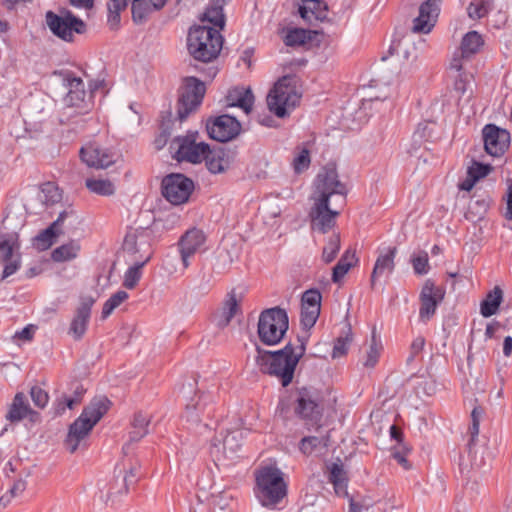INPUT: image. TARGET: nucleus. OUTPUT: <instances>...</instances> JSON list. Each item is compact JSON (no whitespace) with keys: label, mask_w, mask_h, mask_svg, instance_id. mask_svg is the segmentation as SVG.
<instances>
[{"label":"nucleus","mask_w":512,"mask_h":512,"mask_svg":"<svg viewBox=\"0 0 512 512\" xmlns=\"http://www.w3.org/2000/svg\"><path fill=\"white\" fill-rule=\"evenodd\" d=\"M205 92L206 87L202 81L193 76L184 78L177 102V117L180 122L200 106Z\"/></svg>","instance_id":"8"},{"label":"nucleus","mask_w":512,"mask_h":512,"mask_svg":"<svg viewBox=\"0 0 512 512\" xmlns=\"http://www.w3.org/2000/svg\"><path fill=\"white\" fill-rule=\"evenodd\" d=\"M301 94L294 77L284 76L275 83L267 95L269 110L279 118L288 116L299 104Z\"/></svg>","instance_id":"5"},{"label":"nucleus","mask_w":512,"mask_h":512,"mask_svg":"<svg viewBox=\"0 0 512 512\" xmlns=\"http://www.w3.org/2000/svg\"><path fill=\"white\" fill-rule=\"evenodd\" d=\"M80 248L81 247L78 241L71 240L70 242L54 249L52 252V259L55 262H65L72 260L77 257Z\"/></svg>","instance_id":"37"},{"label":"nucleus","mask_w":512,"mask_h":512,"mask_svg":"<svg viewBox=\"0 0 512 512\" xmlns=\"http://www.w3.org/2000/svg\"><path fill=\"white\" fill-rule=\"evenodd\" d=\"M381 349H382L381 342L377 338L376 332L374 329L372 332L371 344H370L369 350L367 351V356H366V360L364 362V366L373 368L378 362Z\"/></svg>","instance_id":"46"},{"label":"nucleus","mask_w":512,"mask_h":512,"mask_svg":"<svg viewBox=\"0 0 512 512\" xmlns=\"http://www.w3.org/2000/svg\"><path fill=\"white\" fill-rule=\"evenodd\" d=\"M239 304L235 294H230L225 300L221 313L217 318L218 327H226L232 320V318L238 313Z\"/></svg>","instance_id":"35"},{"label":"nucleus","mask_w":512,"mask_h":512,"mask_svg":"<svg viewBox=\"0 0 512 512\" xmlns=\"http://www.w3.org/2000/svg\"><path fill=\"white\" fill-rule=\"evenodd\" d=\"M30 395L34 404L39 408H44L49 400L48 393L38 386L31 388Z\"/></svg>","instance_id":"60"},{"label":"nucleus","mask_w":512,"mask_h":512,"mask_svg":"<svg viewBox=\"0 0 512 512\" xmlns=\"http://www.w3.org/2000/svg\"><path fill=\"white\" fill-rule=\"evenodd\" d=\"M122 248L128 257L127 261L146 265L152 257L149 232L144 229L129 231L124 238Z\"/></svg>","instance_id":"10"},{"label":"nucleus","mask_w":512,"mask_h":512,"mask_svg":"<svg viewBox=\"0 0 512 512\" xmlns=\"http://www.w3.org/2000/svg\"><path fill=\"white\" fill-rule=\"evenodd\" d=\"M289 328L287 312L280 307L265 309L260 313L257 333L265 345H276L281 342Z\"/></svg>","instance_id":"7"},{"label":"nucleus","mask_w":512,"mask_h":512,"mask_svg":"<svg viewBox=\"0 0 512 512\" xmlns=\"http://www.w3.org/2000/svg\"><path fill=\"white\" fill-rule=\"evenodd\" d=\"M484 149L492 157H501L508 150L511 142L510 133L495 124H487L482 129Z\"/></svg>","instance_id":"17"},{"label":"nucleus","mask_w":512,"mask_h":512,"mask_svg":"<svg viewBox=\"0 0 512 512\" xmlns=\"http://www.w3.org/2000/svg\"><path fill=\"white\" fill-rule=\"evenodd\" d=\"M340 249L339 235H332L323 248L322 259L325 263H331L337 256Z\"/></svg>","instance_id":"49"},{"label":"nucleus","mask_w":512,"mask_h":512,"mask_svg":"<svg viewBox=\"0 0 512 512\" xmlns=\"http://www.w3.org/2000/svg\"><path fill=\"white\" fill-rule=\"evenodd\" d=\"M110 401L106 397L94 398L84 407L80 416L70 424L64 444L70 453H74L89 436L93 427L109 409Z\"/></svg>","instance_id":"3"},{"label":"nucleus","mask_w":512,"mask_h":512,"mask_svg":"<svg viewBox=\"0 0 512 512\" xmlns=\"http://www.w3.org/2000/svg\"><path fill=\"white\" fill-rule=\"evenodd\" d=\"M293 410L308 428L320 427L324 413L322 394L315 388L297 389L294 394Z\"/></svg>","instance_id":"6"},{"label":"nucleus","mask_w":512,"mask_h":512,"mask_svg":"<svg viewBox=\"0 0 512 512\" xmlns=\"http://www.w3.org/2000/svg\"><path fill=\"white\" fill-rule=\"evenodd\" d=\"M445 291L437 287L433 280L427 279L420 293L419 318L422 322H428L435 314L437 306L442 302Z\"/></svg>","instance_id":"19"},{"label":"nucleus","mask_w":512,"mask_h":512,"mask_svg":"<svg viewBox=\"0 0 512 512\" xmlns=\"http://www.w3.org/2000/svg\"><path fill=\"white\" fill-rule=\"evenodd\" d=\"M256 351L255 362L262 373L276 377L284 387L292 382L296 366L303 357L302 347L297 355H293L291 343L277 351H267L259 346Z\"/></svg>","instance_id":"1"},{"label":"nucleus","mask_w":512,"mask_h":512,"mask_svg":"<svg viewBox=\"0 0 512 512\" xmlns=\"http://www.w3.org/2000/svg\"><path fill=\"white\" fill-rule=\"evenodd\" d=\"M357 258L355 251L350 249L346 250L341 256L332 272V281L338 283L347 274V272L356 264Z\"/></svg>","instance_id":"34"},{"label":"nucleus","mask_w":512,"mask_h":512,"mask_svg":"<svg viewBox=\"0 0 512 512\" xmlns=\"http://www.w3.org/2000/svg\"><path fill=\"white\" fill-rule=\"evenodd\" d=\"M206 128L212 139L218 142H227L239 135L241 124L235 117L224 114L209 120Z\"/></svg>","instance_id":"18"},{"label":"nucleus","mask_w":512,"mask_h":512,"mask_svg":"<svg viewBox=\"0 0 512 512\" xmlns=\"http://www.w3.org/2000/svg\"><path fill=\"white\" fill-rule=\"evenodd\" d=\"M254 494L262 506L275 508L287 495L284 473L275 465L258 467L255 472Z\"/></svg>","instance_id":"2"},{"label":"nucleus","mask_w":512,"mask_h":512,"mask_svg":"<svg viewBox=\"0 0 512 512\" xmlns=\"http://www.w3.org/2000/svg\"><path fill=\"white\" fill-rule=\"evenodd\" d=\"M129 297L124 290H119L104 303L102 309V317L107 318L117 307H119Z\"/></svg>","instance_id":"45"},{"label":"nucleus","mask_w":512,"mask_h":512,"mask_svg":"<svg viewBox=\"0 0 512 512\" xmlns=\"http://www.w3.org/2000/svg\"><path fill=\"white\" fill-rule=\"evenodd\" d=\"M328 479L333 484L335 493L338 496H348L347 492V476L343 469V465L339 463H332L329 467Z\"/></svg>","instance_id":"32"},{"label":"nucleus","mask_w":512,"mask_h":512,"mask_svg":"<svg viewBox=\"0 0 512 512\" xmlns=\"http://www.w3.org/2000/svg\"><path fill=\"white\" fill-rule=\"evenodd\" d=\"M150 418L142 412H137L132 421V428L136 430H148Z\"/></svg>","instance_id":"61"},{"label":"nucleus","mask_w":512,"mask_h":512,"mask_svg":"<svg viewBox=\"0 0 512 512\" xmlns=\"http://www.w3.org/2000/svg\"><path fill=\"white\" fill-rule=\"evenodd\" d=\"M223 7L222 4L212 2L204 14L205 20L219 29H223L225 26Z\"/></svg>","instance_id":"43"},{"label":"nucleus","mask_w":512,"mask_h":512,"mask_svg":"<svg viewBox=\"0 0 512 512\" xmlns=\"http://www.w3.org/2000/svg\"><path fill=\"white\" fill-rule=\"evenodd\" d=\"M410 452H411V449L406 444L396 445L391 450L392 457L405 470H409L411 468V465H410L409 461L407 460V456Z\"/></svg>","instance_id":"52"},{"label":"nucleus","mask_w":512,"mask_h":512,"mask_svg":"<svg viewBox=\"0 0 512 512\" xmlns=\"http://www.w3.org/2000/svg\"><path fill=\"white\" fill-rule=\"evenodd\" d=\"M321 307H303L301 306V325L305 330L311 329L320 315Z\"/></svg>","instance_id":"48"},{"label":"nucleus","mask_w":512,"mask_h":512,"mask_svg":"<svg viewBox=\"0 0 512 512\" xmlns=\"http://www.w3.org/2000/svg\"><path fill=\"white\" fill-rule=\"evenodd\" d=\"M85 186L91 193L100 196H111L115 193V186L108 179L87 178L85 180Z\"/></svg>","instance_id":"38"},{"label":"nucleus","mask_w":512,"mask_h":512,"mask_svg":"<svg viewBox=\"0 0 512 512\" xmlns=\"http://www.w3.org/2000/svg\"><path fill=\"white\" fill-rule=\"evenodd\" d=\"M223 36L218 29L208 26H193L187 36L189 54L204 63L215 60L223 46Z\"/></svg>","instance_id":"4"},{"label":"nucleus","mask_w":512,"mask_h":512,"mask_svg":"<svg viewBox=\"0 0 512 512\" xmlns=\"http://www.w3.org/2000/svg\"><path fill=\"white\" fill-rule=\"evenodd\" d=\"M34 326L28 325L24 327L21 331H18L15 333L14 338L23 340V341H29L33 338L34 335Z\"/></svg>","instance_id":"63"},{"label":"nucleus","mask_w":512,"mask_h":512,"mask_svg":"<svg viewBox=\"0 0 512 512\" xmlns=\"http://www.w3.org/2000/svg\"><path fill=\"white\" fill-rule=\"evenodd\" d=\"M19 235L16 232L0 233V265L3 266L1 278L13 275L21 265Z\"/></svg>","instance_id":"12"},{"label":"nucleus","mask_w":512,"mask_h":512,"mask_svg":"<svg viewBox=\"0 0 512 512\" xmlns=\"http://www.w3.org/2000/svg\"><path fill=\"white\" fill-rule=\"evenodd\" d=\"M77 220L78 216L76 211L68 207L60 212L57 219L35 237V245L41 250L50 248L55 238L64 233L63 227L65 222L69 221V224L73 225Z\"/></svg>","instance_id":"16"},{"label":"nucleus","mask_w":512,"mask_h":512,"mask_svg":"<svg viewBox=\"0 0 512 512\" xmlns=\"http://www.w3.org/2000/svg\"><path fill=\"white\" fill-rule=\"evenodd\" d=\"M412 266L416 274H427L429 270L428 254L426 252H422L419 255L414 256L412 258Z\"/></svg>","instance_id":"57"},{"label":"nucleus","mask_w":512,"mask_h":512,"mask_svg":"<svg viewBox=\"0 0 512 512\" xmlns=\"http://www.w3.org/2000/svg\"><path fill=\"white\" fill-rule=\"evenodd\" d=\"M330 443V435L326 433L321 436H306L299 443L300 451L305 455L322 452L326 450Z\"/></svg>","instance_id":"31"},{"label":"nucleus","mask_w":512,"mask_h":512,"mask_svg":"<svg viewBox=\"0 0 512 512\" xmlns=\"http://www.w3.org/2000/svg\"><path fill=\"white\" fill-rule=\"evenodd\" d=\"M352 341V333L350 328L345 336H340L336 339L333 347L332 357L338 358L345 355L348 351L349 344Z\"/></svg>","instance_id":"53"},{"label":"nucleus","mask_w":512,"mask_h":512,"mask_svg":"<svg viewBox=\"0 0 512 512\" xmlns=\"http://www.w3.org/2000/svg\"><path fill=\"white\" fill-rule=\"evenodd\" d=\"M425 339L422 336L416 337L410 346V356L408 357V361H412L416 355H418L424 348Z\"/></svg>","instance_id":"62"},{"label":"nucleus","mask_w":512,"mask_h":512,"mask_svg":"<svg viewBox=\"0 0 512 512\" xmlns=\"http://www.w3.org/2000/svg\"><path fill=\"white\" fill-rule=\"evenodd\" d=\"M63 81L68 89L64 98L65 103L71 107L88 108L89 104L85 101L86 91L83 80L76 77L72 72H65Z\"/></svg>","instance_id":"23"},{"label":"nucleus","mask_w":512,"mask_h":512,"mask_svg":"<svg viewBox=\"0 0 512 512\" xmlns=\"http://www.w3.org/2000/svg\"><path fill=\"white\" fill-rule=\"evenodd\" d=\"M396 247H388L378 255L371 273V287L374 288L377 280L385 273H392L395 268Z\"/></svg>","instance_id":"26"},{"label":"nucleus","mask_w":512,"mask_h":512,"mask_svg":"<svg viewBox=\"0 0 512 512\" xmlns=\"http://www.w3.org/2000/svg\"><path fill=\"white\" fill-rule=\"evenodd\" d=\"M345 185L338 179V173L334 165H326L318 173L315 180L314 199L328 200L334 194L344 196Z\"/></svg>","instance_id":"15"},{"label":"nucleus","mask_w":512,"mask_h":512,"mask_svg":"<svg viewBox=\"0 0 512 512\" xmlns=\"http://www.w3.org/2000/svg\"><path fill=\"white\" fill-rule=\"evenodd\" d=\"M483 410L480 407H475L471 412L472 423L469 426V434L471 436L470 441L468 443L469 447L475 443V440L479 434V424L480 418L482 416Z\"/></svg>","instance_id":"55"},{"label":"nucleus","mask_w":512,"mask_h":512,"mask_svg":"<svg viewBox=\"0 0 512 512\" xmlns=\"http://www.w3.org/2000/svg\"><path fill=\"white\" fill-rule=\"evenodd\" d=\"M204 160L208 170L213 174L223 172L227 164L222 151H212L211 149L206 153Z\"/></svg>","instance_id":"42"},{"label":"nucleus","mask_w":512,"mask_h":512,"mask_svg":"<svg viewBox=\"0 0 512 512\" xmlns=\"http://www.w3.org/2000/svg\"><path fill=\"white\" fill-rule=\"evenodd\" d=\"M206 242L205 233L198 228L187 230L178 242L183 269L190 265V258L200 252Z\"/></svg>","instance_id":"21"},{"label":"nucleus","mask_w":512,"mask_h":512,"mask_svg":"<svg viewBox=\"0 0 512 512\" xmlns=\"http://www.w3.org/2000/svg\"><path fill=\"white\" fill-rule=\"evenodd\" d=\"M226 100L228 106L239 107L248 114L254 104V95L250 88L236 87L228 92Z\"/></svg>","instance_id":"30"},{"label":"nucleus","mask_w":512,"mask_h":512,"mask_svg":"<svg viewBox=\"0 0 512 512\" xmlns=\"http://www.w3.org/2000/svg\"><path fill=\"white\" fill-rule=\"evenodd\" d=\"M232 499V496L226 492H218L213 493L210 496V505L215 510L216 508H219L220 510H224L229 506V503Z\"/></svg>","instance_id":"58"},{"label":"nucleus","mask_w":512,"mask_h":512,"mask_svg":"<svg viewBox=\"0 0 512 512\" xmlns=\"http://www.w3.org/2000/svg\"><path fill=\"white\" fill-rule=\"evenodd\" d=\"M132 265L128 268L124 275L123 286L127 289H133L138 284L142 277V268L145 265H140L139 262H131Z\"/></svg>","instance_id":"44"},{"label":"nucleus","mask_w":512,"mask_h":512,"mask_svg":"<svg viewBox=\"0 0 512 512\" xmlns=\"http://www.w3.org/2000/svg\"><path fill=\"white\" fill-rule=\"evenodd\" d=\"M503 300V292L500 287L496 286L490 291L485 299L481 302L480 312L483 317H490L494 315Z\"/></svg>","instance_id":"33"},{"label":"nucleus","mask_w":512,"mask_h":512,"mask_svg":"<svg viewBox=\"0 0 512 512\" xmlns=\"http://www.w3.org/2000/svg\"><path fill=\"white\" fill-rule=\"evenodd\" d=\"M241 432H230L223 439V452L227 457H232L241 447Z\"/></svg>","instance_id":"47"},{"label":"nucleus","mask_w":512,"mask_h":512,"mask_svg":"<svg viewBox=\"0 0 512 512\" xmlns=\"http://www.w3.org/2000/svg\"><path fill=\"white\" fill-rule=\"evenodd\" d=\"M194 188V182L180 173L165 176L161 184L162 195L173 205H182L188 202Z\"/></svg>","instance_id":"11"},{"label":"nucleus","mask_w":512,"mask_h":512,"mask_svg":"<svg viewBox=\"0 0 512 512\" xmlns=\"http://www.w3.org/2000/svg\"><path fill=\"white\" fill-rule=\"evenodd\" d=\"M321 293L316 289H310L303 293L301 306L303 307H321Z\"/></svg>","instance_id":"56"},{"label":"nucleus","mask_w":512,"mask_h":512,"mask_svg":"<svg viewBox=\"0 0 512 512\" xmlns=\"http://www.w3.org/2000/svg\"><path fill=\"white\" fill-rule=\"evenodd\" d=\"M298 12L309 23L326 18L327 6L321 0H302Z\"/></svg>","instance_id":"29"},{"label":"nucleus","mask_w":512,"mask_h":512,"mask_svg":"<svg viewBox=\"0 0 512 512\" xmlns=\"http://www.w3.org/2000/svg\"><path fill=\"white\" fill-rule=\"evenodd\" d=\"M93 303L94 300L89 298L83 300L77 307L75 316L73 317L69 328V334H71L74 339H81L85 334L90 320Z\"/></svg>","instance_id":"25"},{"label":"nucleus","mask_w":512,"mask_h":512,"mask_svg":"<svg viewBox=\"0 0 512 512\" xmlns=\"http://www.w3.org/2000/svg\"><path fill=\"white\" fill-rule=\"evenodd\" d=\"M438 0H427L421 4L419 15L414 19L413 31L419 33H428L435 25L438 17Z\"/></svg>","instance_id":"24"},{"label":"nucleus","mask_w":512,"mask_h":512,"mask_svg":"<svg viewBox=\"0 0 512 512\" xmlns=\"http://www.w3.org/2000/svg\"><path fill=\"white\" fill-rule=\"evenodd\" d=\"M311 164L310 151L305 147H297L294 150V157L291 162L292 168L296 174H301L309 168Z\"/></svg>","instance_id":"41"},{"label":"nucleus","mask_w":512,"mask_h":512,"mask_svg":"<svg viewBox=\"0 0 512 512\" xmlns=\"http://www.w3.org/2000/svg\"><path fill=\"white\" fill-rule=\"evenodd\" d=\"M405 46V40L404 39H399L397 41H393L390 48H389V52L390 54H397V55H400V54H403L405 57H407V51L406 49L404 48Z\"/></svg>","instance_id":"64"},{"label":"nucleus","mask_w":512,"mask_h":512,"mask_svg":"<svg viewBox=\"0 0 512 512\" xmlns=\"http://www.w3.org/2000/svg\"><path fill=\"white\" fill-rule=\"evenodd\" d=\"M36 415L37 413L31 409L26 396L22 392H19L14 396L9 406L6 419L11 423H16L26 417H30V419L33 420Z\"/></svg>","instance_id":"27"},{"label":"nucleus","mask_w":512,"mask_h":512,"mask_svg":"<svg viewBox=\"0 0 512 512\" xmlns=\"http://www.w3.org/2000/svg\"><path fill=\"white\" fill-rule=\"evenodd\" d=\"M308 33L307 30L300 28L289 30L284 38V43L291 47L301 46L305 44L309 38Z\"/></svg>","instance_id":"50"},{"label":"nucleus","mask_w":512,"mask_h":512,"mask_svg":"<svg viewBox=\"0 0 512 512\" xmlns=\"http://www.w3.org/2000/svg\"><path fill=\"white\" fill-rule=\"evenodd\" d=\"M171 116V112H168L167 119L163 117L161 123V133L155 141L158 148L163 147L166 144L169 136L171 135Z\"/></svg>","instance_id":"59"},{"label":"nucleus","mask_w":512,"mask_h":512,"mask_svg":"<svg viewBox=\"0 0 512 512\" xmlns=\"http://www.w3.org/2000/svg\"><path fill=\"white\" fill-rule=\"evenodd\" d=\"M46 24L55 36L67 42L73 41L74 33L84 34L87 29L85 22L70 11L61 15L48 11Z\"/></svg>","instance_id":"9"},{"label":"nucleus","mask_w":512,"mask_h":512,"mask_svg":"<svg viewBox=\"0 0 512 512\" xmlns=\"http://www.w3.org/2000/svg\"><path fill=\"white\" fill-rule=\"evenodd\" d=\"M484 45V40L477 31H470L466 33L461 42L462 56H471L479 52L480 48Z\"/></svg>","instance_id":"36"},{"label":"nucleus","mask_w":512,"mask_h":512,"mask_svg":"<svg viewBox=\"0 0 512 512\" xmlns=\"http://www.w3.org/2000/svg\"><path fill=\"white\" fill-rule=\"evenodd\" d=\"M211 397L208 394H201L198 400L194 403L186 405L185 417L188 422L199 424L202 421V415L210 416L213 409L209 406Z\"/></svg>","instance_id":"28"},{"label":"nucleus","mask_w":512,"mask_h":512,"mask_svg":"<svg viewBox=\"0 0 512 512\" xmlns=\"http://www.w3.org/2000/svg\"><path fill=\"white\" fill-rule=\"evenodd\" d=\"M493 167L490 164H483L478 161H473L471 166L467 169V174L473 177L474 180L479 181L486 177Z\"/></svg>","instance_id":"54"},{"label":"nucleus","mask_w":512,"mask_h":512,"mask_svg":"<svg viewBox=\"0 0 512 512\" xmlns=\"http://www.w3.org/2000/svg\"><path fill=\"white\" fill-rule=\"evenodd\" d=\"M131 10L133 21L136 24L143 23L148 15L155 10L153 0H133Z\"/></svg>","instance_id":"40"},{"label":"nucleus","mask_w":512,"mask_h":512,"mask_svg":"<svg viewBox=\"0 0 512 512\" xmlns=\"http://www.w3.org/2000/svg\"><path fill=\"white\" fill-rule=\"evenodd\" d=\"M314 200V206L310 211L311 227L320 233H326L334 226L339 212L330 208L328 200Z\"/></svg>","instance_id":"22"},{"label":"nucleus","mask_w":512,"mask_h":512,"mask_svg":"<svg viewBox=\"0 0 512 512\" xmlns=\"http://www.w3.org/2000/svg\"><path fill=\"white\" fill-rule=\"evenodd\" d=\"M493 8L494 0H472L467 7V13L472 20H478L486 17Z\"/></svg>","instance_id":"39"},{"label":"nucleus","mask_w":512,"mask_h":512,"mask_svg":"<svg viewBox=\"0 0 512 512\" xmlns=\"http://www.w3.org/2000/svg\"><path fill=\"white\" fill-rule=\"evenodd\" d=\"M79 404L80 402L78 398H74L71 395L64 394L56 400L55 414L61 416L65 413L67 408L72 410Z\"/></svg>","instance_id":"51"},{"label":"nucleus","mask_w":512,"mask_h":512,"mask_svg":"<svg viewBox=\"0 0 512 512\" xmlns=\"http://www.w3.org/2000/svg\"><path fill=\"white\" fill-rule=\"evenodd\" d=\"M79 154L83 163L95 169H105L115 162V154L97 142L82 146Z\"/></svg>","instance_id":"20"},{"label":"nucleus","mask_w":512,"mask_h":512,"mask_svg":"<svg viewBox=\"0 0 512 512\" xmlns=\"http://www.w3.org/2000/svg\"><path fill=\"white\" fill-rule=\"evenodd\" d=\"M62 200V191L54 182H45L34 190V195L25 203V209L30 214L38 215L46 208L54 206Z\"/></svg>","instance_id":"14"},{"label":"nucleus","mask_w":512,"mask_h":512,"mask_svg":"<svg viewBox=\"0 0 512 512\" xmlns=\"http://www.w3.org/2000/svg\"><path fill=\"white\" fill-rule=\"evenodd\" d=\"M198 133L191 132L186 136L176 137L172 142L175 149L177 159L197 164L204 160L206 153L210 152L208 144L197 141Z\"/></svg>","instance_id":"13"}]
</instances>
